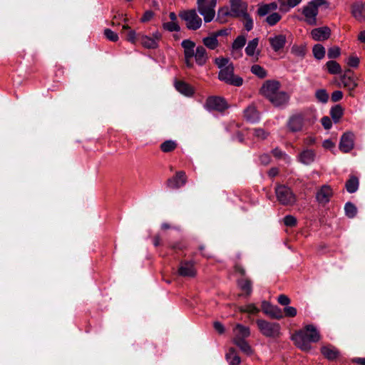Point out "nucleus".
Here are the masks:
<instances>
[{"instance_id":"obj_1","label":"nucleus","mask_w":365,"mask_h":365,"mask_svg":"<svg viewBox=\"0 0 365 365\" xmlns=\"http://www.w3.org/2000/svg\"><path fill=\"white\" fill-rule=\"evenodd\" d=\"M319 339V334L313 325H307L292 336L294 344L303 351H309L311 349L309 343L317 342Z\"/></svg>"},{"instance_id":"obj_2","label":"nucleus","mask_w":365,"mask_h":365,"mask_svg":"<svg viewBox=\"0 0 365 365\" xmlns=\"http://www.w3.org/2000/svg\"><path fill=\"white\" fill-rule=\"evenodd\" d=\"M215 63L220 68L218 77L220 81L235 86L242 85V78L234 75L233 65L228 58H217L215 59Z\"/></svg>"},{"instance_id":"obj_3","label":"nucleus","mask_w":365,"mask_h":365,"mask_svg":"<svg viewBox=\"0 0 365 365\" xmlns=\"http://www.w3.org/2000/svg\"><path fill=\"white\" fill-rule=\"evenodd\" d=\"M230 9L225 6L218 10L217 19L221 23L225 22L228 16L237 17L247 14V5L242 0H230Z\"/></svg>"},{"instance_id":"obj_4","label":"nucleus","mask_w":365,"mask_h":365,"mask_svg":"<svg viewBox=\"0 0 365 365\" xmlns=\"http://www.w3.org/2000/svg\"><path fill=\"white\" fill-rule=\"evenodd\" d=\"M325 0H312L302 9L304 21L311 26L317 25V16L319 12V6L324 4Z\"/></svg>"},{"instance_id":"obj_5","label":"nucleus","mask_w":365,"mask_h":365,"mask_svg":"<svg viewBox=\"0 0 365 365\" xmlns=\"http://www.w3.org/2000/svg\"><path fill=\"white\" fill-rule=\"evenodd\" d=\"M256 324L260 333L266 337L275 339L282 335L281 326L279 323L257 319Z\"/></svg>"},{"instance_id":"obj_6","label":"nucleus","mask_w":365,"mask_h":365,"mask_svg":"<svg viewBox=\"0 0 365 365\" xmlns=\"http://www.w3.org/2000/svg\"><path fill=\"white\" fill-rule=\"evenodd\" d=\"M217 0H197V11L203 16L205 22H210L215 16Z\"/></svg>"},{"instance_id":"obj_7","label":"nucleus","mask_w":365,"mask_h":365,"mask_svg":"<svg viewBox=\"0 0 365 365\" xmlns=\"http://www.w3.org/2000/svg\"><path fill=\"white\" fill-rule=\"evenodd\" d=\"M179 15L186 22V26L189 29L196 30L202 25V19L195 10L183 11Z\"/></svg>"},{"instance_id":"obj_8","label":"nucleus","mask_w":365,"mask_h":365,"mask_svg":"<svg viewBox=\"0 0 365 365\" xmlns=\"http://www.w3.org/2000/svg\"><path fill=\"white\" fill-rule=\"evenodd\" d=\"M275 191L277 198L281 204L292 205L295 202V196L288 187L279 185Z\"/></svg>"},{"instance_id":"obj_9","label":"nucleus","mask_w":365,"mask_h":365,"mask_svg":"<svg viewBox=\"0 0 365 365\" xmlns=\"http://www.w3.org/2000/svg\"><path fill=\"white\" fill-rule=\"evenodd\" d=\"M281 84L275 80L266 81L260 88V93L267 100L272 98L277 91L280 90Z\"/></svg>"},{"instance_id":"obj_10","label":"nucleus","mask_w":365,"mask_h":365,"mask_svg":"<svg viewBox=\"0 0 365 365\" xmlns=\"http://www.w3.org/2000/svg\"><path fill=\"white\" fill-rule=\"evenodd\" d=\"M306 121L307 118L304 114H294L289 118L287 122V128L292 133L302 131Z\"/></svg>"},{"instance_id":"obj_11","label":"nucleus","mask_w":365,"mask_h":365,"mask_svg":"<svg viewBox=\"0 0 365 365\" xmlns=\"http://www.w3.org/2000/svg\"><path fill=\"white\" fill-rule=\"evenodd\" d=\"M182 47L184 49V55L185 58V64L187 67H192V63L191 59L195 53V44L190 40H184L182 43Z\"/></svg>"},{"instance_id":"obj_12","label":"nucleus","mask_w":365,"mask_h":365,"mask_svg":"<svg viewBox=\"0 0 365 365\" xmlns=\"http://www.w3.org/2000/svg\"><path fill=\"white\" fill-rule=\"evenodd\" d=\"M205 108L210 110L223 111L227 108V105L222 98L210 97L206 101Z\"/></svg>"},{"instance_id":"obj_13","label":"nucleus","mask_w":365,"mask_h":365,"mask_svg":"<svg viewBox=\"0 0 365 365\" xmlns=\"http://www.w3.org/2000/svg\"><path fill=\"white\" fill-rule=\"evenodd\" d=\"M262 309L264 314L272 318L279 319L283 317L281 309L276 306L270 304L267 301H263L262 302Z\"/></svg>"},{"instance_id":"obj_14","label":"nucleus","mask_w":365,"mask_h":365,"mask_svg":"<svg viewBox=\"0 0 365 365\" xmlns=\"http://www.w3.org/2000/svg\"><path fill=\"white\" fill-rule=\"evenodd\" d=\"M354 135L352 133H344L340 140L339 149L344 153H348L354 148Z\"/></svg>"},{"instance_id":"obj_15","label":"nucleus","mask_w":365,"mask_h":365,"mask_svg":"<svg viewBox=\"0 0 365 365\" xmlns=\"http://www.w3.org/2000/svg\"><path fill=\"white\" fill-rule=\"evenodd\" d=\"M310 34L314 41H323L330 37L331 30L327 26L319 27L312 29Z\"/></svg>"},{"instance_id":"obj_16","label":"nucleus","mask_w":365,"mask_h":365,"mask_svg":"<svg viewBox=\"0 0 365 365\" xmlns=\"http://www.w3.org/2000/svg\"><path fill=\"white\" fill-rule=\"evenodd\" d=\"M289 99L287 93L284 91L279 90L268 101L274 106L280 107L286 105Z\"/></svg>"},{"instance_id":"obj_17","label":"nucleus","mask_w":365,"mask_h":365,"mask_svg":"<svg viewBox=\"0 0 365 365\" xmlns=\"http://www.w3.org/2000/svg\"><path fill=\"white\" fill-rule=\"evenodd\" d=\"M161 35L156 32L153 34V37L148 36H140L141 44L147 48H155L158 46V41L160 39Z\"/></svg>"},{"instance_id":"obj_18","label":"nucleus","mask_w":365,"mask_h":365,"mask_svg":"<svg viewBox=\"0 0 365 365\" xmlns=\"http://www.w3.org/2000/svg\"><path fill=\"white\" fill-rule=\"evenodd\" d=\"M332 195V190L328 185H323L317 192L316 198L319 203H327Z\"/></svg>"},{"instance_id":"obj_19","label":"nucleus","mask_w":365,"mask_h":365,"mask_svg":"<svg viewBox=\"0 0 365 365\" xmlns=\"http://www.w3.org/2000/svg\"><path fill=\"white\" fill-rule=\"evenodd\" d=\"M269 42L274 51L282 49L286 43V36L284 34H277L269 38Z\"/></svg>"},{"instance_id":"obj_20","label":"nucleus","mask_w":365,"mask_h":365,"mask_svg":"<svg viewBox=\"0 0 365 365\" xmlns=\"http://www.w3.org/2000/svg\"><path fill=\"white\" fill-rule=\"evenodd\" d=\"M178 274L182 277H194L196 274V270L194 265L190 262H182L180 263L178 268Z\"/></svg>"},{"instance_id":"obj_21","label":"nucleus","mask_w":365,"mask_h":365,"mask_svg":"<svg viewBox=\"0 0 365 365\" xmlns=\"http://www.w3.org/2000/svg\"><path fill=\"white\" fill-rule=\"evenodd\" d=\"M233 339H245L250 335V329L242 324H237L233 329Z\"/></svg>"},{"instance_id":"obj_22","label":"nucleus","mask_w":365,"mask_h":365,"mask_svg":"<svg viewBox=\"0 0 365 365\" xmlns=\"http://www.w3.org/2000/svg\"><path fill=\"white\" fill-rule=\"evenodd\" d=\"M193 57H195L196 63L200 66L204 65L208 58L206 50L202 46H197L195 48Z\"/></svg>"},{"instance_id":"obj_23","label":"nucleus","mask_w":365,"mask_h":365,"mask_svg":"<svg viewBox=\"0 0 365 365\" xmlns=\"http://www.w3.org/2000/svg\"><path fill=\"white\" fill-rule=\"evenodd\" d=\"M185 173L179 172L176 174L175 177L168 180V186L172 188H178L185 185Z\"/></svg>"},{"instance_id":"obj_24","label":"nucleus","mask_w":365,"mask_h":365,"mask_svg":"<svg viewBox=\"0 0 365 365\" xmlns=\"http://www.w3.org/2000/svg\"><path fill=\"white\" fill-rule=\"evenodd\" d=\"M227 361L230 365H239L241 362L237 351L234 348H230L225 354Z\"/></svg>"},{"instance_id":"obj_25","label":"nucleus","mask_w":365,"mask_h":365,"mask_svg":"<svg viewBox=\"0 0 365 365\" xmlns=\"http://www.w3.org/2000/svg\"><path fill=\"white\" fill-rule=\"evenodd\" d=\"M299 160L305 165H309L314 160L315 154L312 150H304L299 155Z\"/></svg>"},{"instance_id":"obj_26","label":"nucleus","mask_w":365,"mask_h":365,"mask_svg":"<svg viewBox=\"0 0 365 365\" xmlns=\"http://www.w3.org/2000/svg\"><path fill=\"white\" fill-rule=\"evenodd\" d=\"M233 343L242 351L244 354L250 356L253 354V349L251 346L245 339H233Z\"/></svg>"},{"instance_id":"obj_27","label":"nucleus","mask_w":365,"mask_h":365,"mask_svg":"<svg viewBox=\"0 0 365 365\" xmlns=\"http://www.w3.org/2000/svg\"><path fill=\"white\" fill-rule=\"evenodd\" d=\"M175 86L178 91L186 96H190L193 93L192 88L183 81H176Z\"/></svg>"},{"instance_id":"obj_28","label":"nucleus","mask_w":365,"mask_h":365,"mask_svg":"<svg viewBox=\"0 0 365 365\" xmlns=\"http://www.w3.org/2000/svg\"><path fill=\"white\" fill-rule=\"evenodd\" d=\"M322 354L328 359L332 360L339 356V351L331 345L324 346L321 349Z\"/></svg>"},{"instance_id":"obj_29","label":"nucleus","mask_w":365,"mask_h":365,"mask_svg":"<svg viewBox=\"0 0 365 365\" xmlns=\"http://www.w3.org/2000/svg\"><path fill=\"white\" fill-rule=\"evenodd\" d=\"M352 14L354 16L361 20L365 18V6L361 3H356L352 6Z\"/></svg>"},{"instance_id":"obj_30","label":"nucleus","mask_w":365,"mask_h":365,"mask_svg":"<svg viewBox=\"0 0 365 365\" xmlns=\"http://www.w3.org/2000/svg\"><path fill=\"white\" fill-rule=\"evenodd\" d=\"M217 35L212 34L202 39L204 45L209 49H215L218 46Z\"/></svg>"},{"instance_id":"obj_31","label":"nucleus","mask_w":365,"mask_h":365,"mask_svg":"<svg viewBox=\"0 0 365 365\" xmlns=\"http://www.w3.org/2000/svg\"><path fill=\"white\" fill-rule=\"evenodd\" d=\"M245 117L250 121H256L259 118V114L253 106H248L245 110Z\"/></svg>"},{"instance_id":"obj_32","label":"nucleus","mask_w":365,"mask_h":365,"mask_svg":"<svg viewBox=\"0 0 365 365\" xmlns=\"http://www.w3.org/2000/svg\"><path fill=\"white\" fill-rule=\"evenodd\" d=\"M277 8V4L272 2L270 4L259 6L257 12L259 16H265L268 14L269 12L274 11Z\"/></svg>"},{"instance_id":"obj_33","label":"nucleus","mask_w":365,"mask_h":365,"mask_svg":"<svg viewBox=\"0 0 365 365\" xmlns=\"http://www.w3.org/2000/svg\"><path fill=\"white\" fill-rule=\"evenodd\" d=\"M240 289L247 296L250 295L252 291V283L247 279H243L238 282Z\"/></svg>"},{"instance_id":"obj_34","label":"nucleus","mask_w":365,"mask_h":365,"mask_svg":"<svg viewBox=\"0 0 365 365\" xmlns=\"http://www.w3.org/2000/svg\"><path fill=\"white\" fill-rule=\"evenodd\" d=\"M344 108L340 105H336L331 108L330 115L335 123L338 122L342 117Z\"/></svg>"},{"instance_id":"obj_35","label":"nucleus","mask_w":365,"mask_h":365,"mask_svg":"<svg viewBox=\"0 0 365 365\" xmlns=\"http://www.w3.org/2000/svg\"><path fill=\"white\" fill-rule=\"evenodd\" d=\"M341 83L344 88H348L350 91H353L357 86L353 78L346 76L341 78Z\"/></svg>"},{"instance_id":"obj_36","label":"nucleus","mask_w":365,"mask_h":365,"mask_svg":"<svg viewBox=\"0 0 365 365\" xmlns=\"http://www.w3.org/2000/svg\"><path fill=\"white\" fill-rule=\"evenodd\" d=\"M246 43V38L244 36H239L233 42L232 53L235 55L240 51Z\"/></svg>"},{"instance_id":"obj_37","label":"nucleus","mask_w":365,"mask_h":365,"mask_svg":"<svg viewBox=\"0 0 365 365\" xmlns=\"http://www.w3.org/2000/svg\"><path fill=\"white\" fill-rule=\"evenodd\" d=\"M258 43H259L258 38H255L248 43L247 47L245 48V52H246L247 55H248L250 56H252L255 55V53L256 52V49L258 46Z\"/></svg>"},{"instance_id":"obj_38","label":"nucleus","mask_w":365,"mask_h":365,"mask_svg":"<svg viewBox=\"0 0 365 365\" xmlns=\"http://www.w3.org/2000/svg\"><path fill=\"white\" fill-rule=\"evenodd\" d=\"M358 187L359 180L358 178L356 177H351L350 179L346 183V190L350 193L356 192L358 189Z\"/></svg>"},{"instance_id":"obj_39","label":"nucleus","mask_w":365,"mask_h":365,"mask_svg":"<svg viewBox=\"0 0 365 365\" xmlns=\"http://www.w3.org/2000/svg\"><path fill=\"white\" fill-rule=\"evenodd\" d=\"M326 66L328 71L331 74H339L341 71L340 65L334 61H328Z\"/></svg>"},{"instance_id":"obj_40","label":"nucleus","mask_w":365,"mask_h":365,"mask_svg":"<svg viewBox=\"0 0 365 365\" xmlns=\"http://www.w3.org/2000/svg\"><path fill=\"white\" fill-rule=\"evenodd\" d=\"M302 2V0H280V6L282 9L288 10L294 8Z\"/></svg>"},{"instance_id":"obj_41","label":"nucleus","mask_w":365,"mask_h":365,"mask_svg":"<svg viewBox=\"0 0 365 365\" xmlns=\"http://www.w3.org/2000/svg\"><path fill=\"white\" fill-rule=\"evenodd\" d=\"M314 57L319 60L322 59L325 55V48L321 44H316L312 49Z\"/></svg>"},{"instance_id":"obj_42","label":"nucleus","mask_w":365,"mask_h":365,"mask_svg":"<svg viewBox=\"0 0 365 365\" xmlns=\"http://www.w3.org/2000/svg\"><path fill=\"white\" fill-rule=\"evenodd\" d=\"M345 212L346 216H348L350 218L354 217L356 214V207L351 202H347L345 205Z\"/></svg>"},{"instance_id":"obj_43","label":"nucleus","mask_w":365,"mask_h":365,"mask_svg":"<svg viewBox=\"0 0 365 365\" xmlns=\"http://www.w3.org/2000/svg\"><path fill=\"white\" fill-rule=\"evenodd\" d=\"M163 29L169 31H178L180 26L178 21L165 22L163 24Z\"/></svg>"},{"instance_id":"obj_44","label":"nucleus","mask_w":365,"mask_h":365,"mask_svg":"<svg viewBox=\"0 0 365 365\" xmlns=\"http://www.w3.org/2000/svg\"><path fill=\"white\" fill-rule=\"evenodd\" d=\"M251 71L259 78H264L267 76L265 70L259 65L252 66Z\"/></svg>"},{"instance_id":"obj_45","label":"nucleus","mask_w":365,"mask_h":365,"mask_svg":"<svg viewBox=\"0 0 365 365\" xmlns=\"http://www.w3.org/2000/svg\"><path fill=\"white\" fill-rule=\"evenodd\" d=\"M317 100L322 103H327L329 99V95L324 89H320L316 91L315 93Z\"/></svg>"},{"instance_id":"obj_46","label":"nucleus","mask_w":365,"mask_h":365,"mask_svg":"<svg viewBox=\"0 0 365 365\" xmlns=\"http://www.w3.org/2000/svg\"><path fill=\"white\" fill-rule=\"evenodd\" d=\"M281 19V16L278 13H272L270 15H269L266 21L267 24L270 26H273L276 24L279 20Z\"/></svg>"},{"instance_id":"obj_47","label":"nucleus","mask_w":365,"mask_h":365,"mask_svg":"<svg viewBox=\"0 0 365 365\" xmlns=\"http://www.w3.org/2000/svg\"><path fill=\"white\" fill-rule=\"evenodd\" d=\"M176 147V144L175 142L172 141V140H167L165 142H164L163 143H162L160 148H161V150L163 151V152H170L173 150H174Z\"/></svg>"},{"instance_id":"obj_48","label":"nucleus","mask_w":365,"mask_h":365,"mask_svg":"<svg viewBox=\"0 0 365 365\" xmlns=\"http://www.w3.org/2000/svg\"><path fill=\"white\" fill-rule=\"evenodd\" d=\"M240 310L242 312H248V313H257L259 312V309L254 304H250L245 307H240Z\"/></svg>"},{"instance_id":"obj_49","label":"nucleus","mask_w":365,"mask_h":365,"mask_svg":"<svg viewBox=\"0 0 365 365\" xmlns=\"http://www.w3.org/2000/svg\"><path fill=\"white\" fill-rule=\"evenodd\" d=\"M291 52L297 56L302 57L305 54V48L303 46H293Z\"/></svg>"},{"instance_id":"obj_50","label":"nucleus","mask_w":365,"mask_h":365,"mask_svg":"<svg viewBox=\"0 0 365 365\" xmlns=\"http://www.w3.org/2000/svg\"><path fill=\"white\" fill-rule=\"evenodd\" d=\"M340 48L338 46H332L329 48L327 56L329 58H335L340 55Z\"/></svg>"},{"instance_id":"obj_51","label":"nucleus","mask_w":365,"mask_h":365,"mask_svg":"<svg viewBox=\"0 0 365 365\" xmlns=\"http://www.w3.org/2000/svg\"><path fill=\"white\" fill-rule=\"evenodd\" d=\"M104 34L106 36V38L111 41H117L118 39V34L109 29H106L104 31Z\"/></svg>"},{"instance_id":"obj_52","label":"nucleus","mask_w":365,"mask_h":365,"mask_svg":"<svg viewBox=\"0 0 365 365\" xmlns=\"http://www.w3.org/2000/svg\"><path fill=\"white\" fill-rule=\"evenodd\" d=\"M244 17V26L247 31H250L253 27L252 19L248 16L247 13L242 16Z\"/></svg>"},{"instance_id":"obj_53","label":"nucleus","mask_w":365,"mask_h":365,"mask_svg":"<svg viewBox=\"0 0 365 365\" xmlns=\"http://www.w3.org/2000/svg\"><path fill=\"white\" fill-rule=\"evenodd\" d=\"M284 223L287 226L294 227L297 224V220L292 215H287L284 218Z\"/></svg>"},{"instance_id":"obj_54","label":"nucleus","mask_w":365,"mask_h":365,"mask_svg":"<svg viewBox=\"0 0 365 365\" xmlns=\"http://www.w3.org/2000/svg\"><path fill=\"white\" fill-rule=\"evenodd\" d=\"M284 314L286 317H294L297 315V311L293 307H285L284 309Z\"/></svg>"},{"instance_id":"obj_55","label":"nucleus","mask_w":365,"mask_h":365,"mask_svg":"<svg viewBox=\"0 0 365 365\" xmlns=\"http://www.w3.org/2000/svg\"><path fill=\"white\" fill-rule=\"evenodd\" d=\"M254 135L259 139H264L268 135V133L263 129L257 128L254 130Z\"/></svg>"},{"instance_id":"obj_56","label":"nucleus","mask_w":365,"mask_h":365,"mask_svg":"<svg viewBox=\"0 0 365 365\" xmlns=\"http://www.w3.org/2000/svg\"><path fill=\"white\" fill-rule=\"evenodd\" d=\"M359 63V58L356 56H351L347 60V64L351 67H357Z\"/></svg>"},{"instance_id":"obj_57","label":"nucleus","mask_w":365,"mask_h":365,"mask_svg":"<svg viewBox=\"0 0 365 365\" xmlns=\"http://www.w3.org/2000/svg\"><path fill=\"white\" fill-rule=\"evenodd\" d=\"M126 38L128 41L131 42L132 43H135L137 41V35L134 31L129 30V31L127 34Z\"/></svg>"},{"instance_id":"obj_58","label":"nucleus","mask_w":365,"mask_h":365,"mask_svg":"<svg viewBox=\"0 0 365 365\" xmlns=\"http://www.w3.org/2000/svg\"><path fill=\"white\" fill-rule=\"evenodd\" d=\"M277 301L280 304L284 305V306L288 305L290 303L289 298L284 294L279 295L278 297Z\"/></svg>"},{"instance_id":"obj_59","label":"nucleus","mask_w":365,"mask_h":365,"mask_svg":"<svg viewBox=\"0 0 365 365\" xmlns=\"http://www.w3.org/2000/svg\"><path fill=\"white\" fill-rule=\"evenodd\" d=\"M331 98L333 102H337L343 98V93L340 91H335L332 93Z\"/></svg>"},{"instance_id":"obj_60","label":"nucleus","mask_w":365,"mask_h":365,"mask_svg":"<svg viewBox=\"0 0 365 365\" xmlns=\"http://www.w3.org/2000/svg\"><path fill=\"white\" fill-rule=\"evenodd\" d=\"M154 16V13L152 11H146L141 18L142 22H148L152 19Z\"/></svg>"},{"instance_id":"obj_61","label":"nucleus","mask_w":365,"mask_h":365,"mask_svg":"<svg viewBox=\"0 0 365 365\" xmlns=\"http://www.w3.org/2000/svg\"><path fill=\"white\" fill-rule=\"evenodd\" d=\"M322 124L325 129H329L332 125L331 119L327 116L322 118Z\"/></svg>"},{"instance_id":"obj_62","label":"nucleus","mask_w":365,"mask_h":365,"mask_svg":"<svg viewBox=\"0 0 365 365\" xmlns=\"http://www.w3.org/2000/svg\"><path fill=\"white\" fill-rule=\"evenodd\" d=\"M323 147L325 148V149H328V150H330L333 148H334L335 146V143L332 142L331 140H325L324 142H323V144H322Z\"/></svg>"},{"instance_id":"obj_63","label":"nucleus","mask_w":365,"mask_h":365,"mask_svg":"<svg viewBox=\"0 0 365 365\" xmlns=\"http://www.w3.org/2000/svg\"><path fill=\"white\" fill-rule=\"evenodd\" d=\"M259 159L261 163L264 165H267L270 162V156L267 154L262 155Z\"/></svg>"},{"instance_id":"obj_64","label":"nucleus","mask_w":365,"mask_h":365,"mask_svg":"<svg viewBox=\"0 0 365 365\" xmlns=\"http://www.w3.org/2000/svg\"><path fill=\"white\" fill-rule=\"evenodd\" d=\"M214 328L220 334H222V333L224 332V327H223V325L221 323L218 322H215L214 323Z\"/></svg>"}]
</instances>
